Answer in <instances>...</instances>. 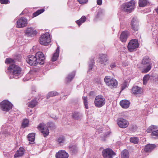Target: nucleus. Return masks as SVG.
<instances>
[{"instance_id": "nucleus-1", "label": "nucleus", "mask_w": 158, "mask_h": 158, "mask_svg": "<svg viewBox=\"0 0 158 158\" xmlns=\"http://www.w3.org/2000/svg\"><path fill=\"white\" fill-rule=\"evenodd\" d=\"M8 69L10 73L13 75V77L15 78H17L22 75L21 69L18 65L15 64H10Z\"/></svg>"}, {"instance_id": "nucleus-2", "label": "nucleus", "mask_w": 158, "mask_h": 158, "mask_svg": "<svg viewBox=\"0 0 158 158\" xmlns=\"http://www.w3.org/2000/svg\"><path fill=\"white\" fill-rule=\"evenodd\" d=\"M135 2L134 0L123 4L121 6V9L126 12L130 13L134 10L135 8Z\"/></svg>"}, {"instance_id": "nucleus-3", "label": "nucleus", "mask_w": 158, "mask_h": 158, "mask_svg": "<svg viewBox=\"0 0 158 158\" xmlns=\"http://www.w3.org/2000/svg\"><path fill=\"white\" fill-rule=\"evenodd\" d=\"M142 64L144 67L146 68L144 69L142 72L147 73L148 72L151 68V66L150 63V59L148 57L146 56L144 57L142 60Z\"/></svg>"}, {"instance_id": "nucleus-4", "label": "nucleus", "mask_w": 158, "mask_h": 158, "mask_svg": "<svg viewBox=\"0 0 158 158\" xmlns=\"http://www.w3.org/2000/svg\"><path fill=\"white\" fill-rule=\"evenodd\" d=\"M104 81L108 86L116 88L118 85V82L115 79L111 78L110 76H106L104 79Z\"/></svg>"}, {"instance_id": "nucleus-5", "label": "nucleus", "mask_w": 158, "mask_h": 158, "mask_svg": "<svg viewBox=\"0 0 158 158\" xmlns=\"http://www.w3.org/2000/svg\"><path fill=\"white\" fill-rule=\"evenodd\" d=\"M50 41V35L48 32L42 35L39 40L40 44L45 46L48 45Z\"/></svg>"}, {"instance_id": "nucleus-6", "label": "nucleus", "mask_w": 158, "mask_h": 158, "mask_svg": "<svg viewBox=\"0 0 158 158\" xmlns=\"http://www.w3.org/2000/svg\"><path fill=\"white\" fill-rule=\"evenodd\" d=\"M106 102V100L104 97L101 95L97 96L95 99L94 104L97 107H101L104 106Z\"/></svg>"}, {"instance_id": "nucleus-7", "label": "nucleus", "mask_w": 158, "mask_h": 158, "mask_svg": "<svg viewBox=\"0 0 158 158\" xmlns=\"http://www.w3.org/2000/svg\"><path fill=\"white\" fill-rule=\"evenodd\" d=\"M0 107L3 111H8L11 109L12 105L8 101L4 100L0 103Z\"/></svg>"}, {"instance_id": "nucleus-8", "label": "nucleus", "mask_w": 158, "mask_h": 158, "mask_svg": "<svg viewBox=\"0 0 158 158\" xmlns=\"http://www.w3.org/2000/svg\"><path fill=\"white\" fill-rule=\"evenodd\" d=\"M139 46V44L137 40L133 39L131 40L129 43L127 48L130 52H132L135 51Z\"/></svg>"}, {"instance_id": "nucleus-9", "label": "nucleus", "mask_w": 158, "mask_h": 158, "mask_svg": "<svg viewBox=\"0 0 158 158\" xmlns=\"http://www.w3.org/2000/svg\"><path fill=\"white\" fill-rule=\"evenodd\" d=\"M102 155L104 158H113L116 154L112 149L107 148L102 151Z\"/></svg>"}, {"instance_id": "nucleus-10", "label": "nucleus", "mask_w": 158, "mask_h": 158, "mask_svg": "<svg viewBox=\"0 0 158 158\" xmlns=\"http://www.w3.org/2000/svg\"><path fill=\"white\" fill-rule=\"evenodd\" d=\"M38 129L41 131L44 137L48 136L49 133L48 127L44 123L40 124L37 127Z\"/></svg>"}, {"instance_id": "nucleus-11", "label": "nucleus", "mask_w": 158, "mask_h": 158, "mask_svg": "<svg viewBox=\"0 0 158 158\" xmlns=\"http://www.w3.org/2000/svg\"><path fill=\"white\" fill-rule=\"evenodd\" d=\"M27 24V19L24 17H22L16 22V27L18 28L23 27H26Z\"/></svg>"}, {"instance_id": "nucleus-12", "label": "nucleus", "mask_w": 158, "mask_h": 158, "mask_svg": "<svg viewBox=\"0 0 158 158\" xmlns=\"http://www.w3.org/2000/svg\"><path fill=\"white\" fill-rule=\"evenodd\" d=\"M27 61L30 65L34 66H36L38 64L35 56L32 55H29L27 56Z\"/></svg>"}, {"instance_id": "nucleus-13", "label": "nucleus", "mask_w": 158, "mask_h": 158, "mask_svg": "<svg viewBox=\"0 0 158 158\" xmlns=\"http://www.w3.org/2000/svg\"><path fill=\"white\" fill-rule=\"evenodd\" d=\"M99 62L103 66L106 65L107 64V62L109 60L108 56L106 54H99Z\"/></svg>"}, {"instance_id": "nucleus-14", "label": "nucleus", "mask_w": 158, "mask_h": 158, "mask_svg": "<svg viewBox=\"0 0 158 158\" xmlns=\"http://www.w3.org/2000/svg\"><path fill=\"white\" fill-rule=\"evenodd\" d=\"M35 56L37 61L38 62V64L39 63L40 65H42L44 64L45 57L42 52H37Z\"/></svg>"}, {"instance_id": "nucleus-15", "label": "nucleus", "mask_w": 158, "mask_h": 158, "mask_svg": "<svg viewBox=\"0 0 158 158\" xmlns=\"http://www.w3.org/2000/svg\"><path fill=\"white\" fill-rule=\"evenodd\" d=\"M131 28L135 31H137L139 28V21L136 17L133 18L131 22Z\"/></svg>"}, {"instance_id": "nucleus-16", "label": "nucleus", "mask_w": 158, "mask_h": 158, "mask_svg": "<svg viewBox=\"0 0 158 158\" xmlns=\"http://www.w3.org/2000/svg\"><path fill=\"white\" fill-rule=\"evenodd\" d=\"M25 33L27 37H32L36 35L37 32L33 28L29 27L26 30Z\"/></svg>"}, {"instance_id": "nucleus-17", "label": "nucleus", "mask_w": 158, "mask_h": 158, "mask_svg": "<svg viewBox=\"0 0 158 158\" xmlns=\"http://www.w3.org/2000/svg\"><path fill=\"white\" fill-rule=\"evenodd\" d=\"M117 123L119 126L122 128H126L129 124L127 120L122 118H118L117 120Z\"/></svg>"}, {"instance_id": "nucleus-18", "label": "nucleus", "mask_w": 158, "mask_h": 158, "mask_svg": "<svg viewBox=\"0 0 158 158\" xmlns=\"http://www.w3.org/2000/svg\"><path fill=\"white\" fill-rule=\"evenodd\" d=\"M68 157L69 154L64 150H60L56 155V158H68Z\"/></svg>"}, {"instance_id": "nucleus-19", "label": "nucleus", "mask_w": 158, "mask_h": 158, "mask_svg": "<svg viewBox=\"0 0 158 158\" xmlns=\"http://www.w3.org/2000/svg\"><path fill=\"white\" fill-rule=\"evenodd\" d=\"M128 32L127 31H123L121 34L120 39L122 42H125L127 40Z\"/></svg>"}, {"instance_id": "nucleus-20", "label": "nucleus", "mask_w": 158, "mask_h": 158, "mask_svg": "<svg viewBox=\"0 0 158 158\" xmlns=\"http://www.w3.org/2000/svg\"><path fill=\"white\" fill-rule=\"evenodd\" d=\"M132 92L135 94H139L142 93V90L140 87L135 86L132 88Z\"/></svg>"}, {"instance_id": "nucleus-21", "label": "nucleus", "mask_w": 158, "mask_h": 158, "mask_svg": "<svg viewBox=\"0 0 158 158\" xmlns=\"http://www.w3.org/2000/svg\"><path fill=\"white\" fill-rule=\"evenodd\" d=\"M129 102L127 100H122L120 102V105L123 108H128L129 106Z\"/></svg>"}, {"instance_id": "nucleus-22", "label": "nucleus", "mask_w": 158, "mask_h": 158, "mask_svg": "<svg viewBox=\"0 0 158 158\" xmlns=\"http://www.w3.org/2000/svg\"><path fill=\"white\" fill-rule=\"evenodd\" d=\"M59 47H57L56 50L55 52L53 55L52 58L51 59L52 61H56L59 56Z\"/></svg>"}, {"instance_id": "nucleus-23", "label": "nucleus", "mask_w": 158, "mask_h": 158, "mask_svg": "<svg viewBox=\"0 0 158 158\" xmlns=\"http://www.w3.org/2000/svg\"><path fill=\"white\" fill-rule=\"evenodd\" d=\"M24 149L22 147H20L18 151H17L14 157L15 158L22 156L24 154Z\"/></svg>"}, {"instance_id": "nucleus-24", "label": "nucleus", "mask_w": 158, "mask_h": 158, "mask_svg": "<svg viewBox=\"0 0 158 158\" xmlns=\"http://www.w3.org/2000/svg\"><path fill=\"white\" fill-rule=\"evenodd\" d=\"M56 141L60 145H62L65 142V138L63 135H60L57 138Z\"/></svg>"}, {"instance_id": "nucleus-25", "label": "nucleus", "mask_w": 158, "mask_h": 158, "mask_svg": "<svg viewBox=\"0 0 158 158\" xmlns=\"http://www.w3.org/2000/svg\"><path fill=\"white\" fill-rule=\"evenodd\" d=\"M156 147L154 144H148L145 146L144 150L146 152H151Z\"/></svg>"}, {"instance_id": "nucleus-26", "label": "nucleus", "mask_w": 158, "mask_h": 158, "mask_svg": "<svg viewBox=\"0 0 158 158\" xmlns=\"http://www.w3.org/2000/svg\"><path fill=\"white\" fill-rule=\"evenodd\" d=\"M37 104V102L36 100L35 99H34L30 102H29L28 103V106L30 108H33L36 106Z\"/></svg>"}, {"instance_id": "nucleus-27", "label": "nucleus", "mask_w": 158, "mask_h": 158, "mask_svg": "<svg viewBox=\"0 0 158 158\" xmlns=\"http://www.w3.org/2000/svg\"><path fill=\"white\" fill-rule=\"evenodd\" d=\"M86 19V17L85 16H83L79 20L76 21V23L80 26L82 23L85 21Z\"/></svg>"}, {"instance_id": "nucleus-28", "label": "nucleus", "mask_w": 158, "mask_h": 158, "mask_svg": "<svg viewBox=\"0 0 158 158\" xmlns=\"http://www.w3.org/2000/svg\"><path fill=\"white\" fill-rule=\"evenodd\" d=\"M75 75V73L74 72H73L71 74L68 75L66 78V81L67 82H70L74 78Z\"/></svg>"}, {"instance_id": "nucleus-29", "label": "nucleus", "mask_w": 158, "mask_h": 158, "mask_svg": "<svg viewBox=\"0 0 158 158\" xmlns=\"http://www.w3.org/2000/svg\"><path fill=\"white\" fill-rule=\"evenodd\" d=\"M69 148L70 151L73 153H76L77 152V148L75 145L69 146Z\"/></svg>"}, {"instance_id": "nucleus-30", "label": "nucleus", "mask_w": 158, "mask_h": 158, "mask_svg": "<svg viewBox=\"0 0 158 158\" xmlns=\"http://www.w3.org/2000/svg\"><path fill=\"white\" fill-rule=\"evenodd\" d=\"M122 158H128L129 157V153L128 151L126 150H123L121 154Z\"/></svg>"}, {"instance_id": "nucleus-31", "label": "nucleus", "mask_w": 158, "mask_h": 158, "mask_svg": "<svg viewBox=\"0 0 158 158\" xmlns=\"http://www.w3.org/2000/svg\"><path fill=\"white\" fill-rule=\"evenodd\" d=\"M148 2V0H139V6L140 7H144Z\"/></svg>"}, {"instance_id": "nucleus-32", "label": "nucleus", "mask_w": 158, "mask_h": 158, "mask_svg": "<svg viewBox=\"0 0 158 158\" xmlns=\"http://www.w3.org/2000/svg\"><path fill=\"white\" fill-rule=\"evenodd\" d=\"M35 133H32L28 134V138L29 141L33 142L34 141L35 139Z\"/></svg>"}, {"instance_id": "nucleus-33", "label": "nucleus", "mask_w": 158, "mask_h": 158, "mask_svg": "<svg viewBox=\"0 0 158 158\" xmlns=\"http://www.w3.org/2000/svg\"><path fill=\"white\" fill-rule=\"evenodd\" d=\"M158 128V127L157 126L152 125L149 127L147 129V131L148 133H150L151 131H154L156 130Z\"/></svg>"}, {"instance_id": "nucleus-34", "label": "nucleus", "mask_w": 158, "mask_h": 158, "mask_svg": "<svg viewBox=\"0 0 158 158\" xmlns=\"http://www.w3.org/2000/svg\"><path fill=\"white\" fill-rule=\"evenodd\" d=\"M59 93L56 91H51L49 92L47 96V99H48L50 97H52L56 96L58 95Z\"/></svg>"}, {"instance_id": "nucleus-35", "label": "nucleus", "mask_w": 158, "mask_h": 158, "mask_svg": "<svg viewBox=\"0 0 158 158\" xmlns=\"http://www.w3.org/2000/svg\"><path fill=\"white\" fill-rule=\"evenodd\" d=\"M72 116L74 118L78 119L81 116V115L79 112L75 111L73 113Z\"/></svg>"}, {"instance_id": "nucleus-36", "label": "nucleus", "mask_w": 158, "mask_h": 158, "mask_svg": "<svg viewBox=\"0 0 158 158\" xmlns=\"http://www.w3.org/2000/svg\"><path fill=\"white\" fill-rule=\"evenodd\" d=\"M130 140L131 142L136 144L138 143L139 139L136 137H134L131 138Z\"/></svg>"}, {"instance_id": "nucleus-37", "label": "nucleus", "mask_w": 158, "mask_h": 158, "mask_svg": "<svg viewBox=\"0 0 158 158\" xmlns=\"http://www.w3.org/2000/svg\"><path fill=\"white\" fill-rule=\"evenodd\" d=\"M149 78L150 76L149 75L147 74L144 76L143 78V82L144 85H145L147 84Z\"/></svg>"}, {"instance_id": "nucleus-38", "label": "nucleus", "mask_w": 158, "mask_h": 158, "mask_svg": "<svg viewBox=\"0 0 158 158\" xmlns=\"http://www.w3.org/2000/svg\"><path fill=\"white\" fill-rule=\"evenodd\" d=\"M44 10L43 9H41L40 10H37L36 12L34 13L33 14V16L34 17H36L40 14H41L43 12Z\"/></svg>"}, {"instance_id": "nucleus-39", "label": "nucleus", "mask_w": 158, "mask_h": 158, "mask_svg": "<svg viewBox=\"0 0 158 158\" xmlns=\"http://www.w3.org/2000/svg\"><path fill=\"white\" fill-rule=\"evenodd\" d=\"M29 124V121L27 119H24L22 123V126L24 128L27 127Z\"/></svg>"}, {"instance_id": "nucleus-40", "label": "nucleus", "mask_w": 158, "mask_h": 158, "mask_svg": "<svg viewBox=\"0 0 158 158\" xmlns=\"http://www.w3.org/2000/svg\"><path fill=\"white\" fill-rule=\"evenodd\" d=\"M83 99L85 107V108L87 109L89 108L87 102V98L86 97H83Z\"/></svg>"}, {"instance_id": "nucleus-41", "label": "nucleus", "mask_w": 158, "mask_h": 158, "mask_svg": "<svg viewBox=\"0 0 158 158\" xmlns=\"http://www.w3.org/2000/svg\"><path fill=\"white\" fill-rule=\"evenodd\" d=\"M127 82L126 81H124L123 83L121 85V87L122 90H123L125 89L127 86Z\"/></svg>"}, {"instance_id": "nucleus-42", "label": "nucleus", "mask_w": 158, "mask_h": 158, "mask_svg": "<svg viewBox=\"0 0 158 158\" xmlns=\"http://www.w3.org/2000/svg\"><path fill=\"white\" fill-rule=\"evenodd\" d=\"M14 62V60L10 58H6L5 62L6 64H9L10 63H12Z\"/></svg>"}, {"instance_id": "nucleus-43", "label": "nucleus", "mask_w": 158, "mask_h": 158, "mask_svg": "<svg viewBox=\"0 0 158 158\" xmlns=\"http://www.w3.org/2000/svg\"><path fill=\"white\" fill-rule=\"evenodd\" d=\"M152 136H158V130L157 131H152Z\"/></svg>"}, {"instance_id": "nucleus-44", "label": "nucleus", "mask_w": 158, "mask_h": 158, "mask_svg": "<svg viewBox=\"0 0 158 158\" xmlns=\"http://www.w3.org/2000/svg\"><path fill=\"white\" fill-rule=\"evenodd\" d=\"M0 2L2 4H6L9 2V0H0Z\"/></svg>"}, {"instance_id": "nucleus-45", "label": "nucleus", "mask_w": 158, "mask_h": 158, "mask_svg": "<svg viewBox=\"0 0 158 158\" xmlns=\"http://www.w3.org/2000/svg\"><path fill=\"white\" fill-rule=\"evenodd\" d=\"M77 1L80 4H82L86 3L88 2V0H77Z\"/></svg>"}, {"instance_id": "nucleus-46", "label": "nucleus", "mask_w": 158, "mask_h": 158, "mask_svg": "<svg viewBox=\"0 0 158 158\" xmlns=\"http://www.w3.org/2000/svg\"><path fill=\"white\" fill-rule=\"evenodd\" d=\"M93 64H89V71H90L91 70H92L93 69Z\"/></svg>"}, {"instance_id": "nucleus-47", "label": "nucleus", "mask_w": 158, "mask_h": 158, "mask_svg": "<svg viewBox=\"0 0 158 158\" xmlns=\"http://www.w3.org/2000/svg\"><path fill=\"white\" fill-rule=\"evenodd\" d=\"M97 3L98 5H101L102 3V0H97Z\"/></svg>"}, {"instance_id": "nucleus-48", "label": "nucleus", "mask_w": 158, "mask_h": 158, "mask_svg": "<svg viewBox=\"0 0 158 158\" xmlns=\"http://www.w3.org/2000/svg\"><path fill=\"white\" fill-rule=\"evenodd\" d=\"M110 67L111 68H114L116 67V64L115 63H112L111 64Z\"/></svg>"}, {"instance_id": "nucleus-49", "label": "nucleus", "mask_w": 158, "mask_h": 158, "mask_svg": "<svg viewBox=\"0 0 158 158\" xmlns=\"http://www.w3.org/2000/svg\"><path fill=\"white\" fill-rule=\"evenodd\" d=\"M4 135V136H6V133L3 131H2L0 134V137H2V135Z\"/></svg>"}, {"instance_id": "nucleus-50", "label": "nucleus", "mask_w": 158, "mask_h": 158, "mask_svg": "<svg viewBox=\"0 0 158 158\" xmlns=\"http://www.w3.org/2000/svg\"><path fill=\"white\" fill-rule=\"evenodd\" d=\"M123 65L124 66H126L128 65V64L127 62H124L123 63Z\"/></svg>"}, {"instance_id": "nucleus-51", "label": "nucleus", "mask_w": 158, "mask_h": 158, "mask_svg": "<svg viewBox=\"0 0 158 158\" xmlns=\"http://www.w3.org/2000/svg\"><path fill=\"white\" fill-rule=\"evenodd\" d=\"M91 63L90 64H94V60L93 58H92L90 60Z\"/></svg>"}, {"instance_id": "nucleus-52", "label": "nucleus", "mask_w": 158, "mask_h": 158, "mask_svg": "<svg viewBox=\"0 0 158 158\" xmlns=\"http://www.w3.org/2000/svg\"><path fill=\"white\" fill-rule=\"evenodd\" d=\"M155 10H156V12L157 13V14L158 15V7Z\"/></svg>"}, {"instance_id": "nucleus-53", "label": "nucleus", "mask_w": 158, "mask_h": 158, "mask_svg": "<svg viewBox=\"0 0 158 158\" xmlns=\"http://www.w3.org/2000/svg\"><path fill=\"white\" fill-rule=\"evenodd\" d=\"M156 80L158 81V75L156 78Z\"/></svg>"}, {"instance_id": "nucleus-54", "label": "nucleus", "mask_w": 158, "mask_h": 158, "mask_svg": "<svg viewBox=\"0 0 158 158\" xmlns=\"http://www.w3.org/2000/svg\"><path fill=\"white\" fill-rule=\"evenodd\" d=\"M51 124L52 125H53V124L52 123H51Z\"/></svg>"}]
</instances>
